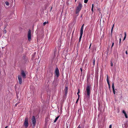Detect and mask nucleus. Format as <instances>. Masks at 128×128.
Returning <instances> with one entry per match:
<instances>
[{
  "label": "nucleus",
  "mask_w": 128,
  "mask_h": 128,
  "mask_svg": "<svg viewBox=\"0 0 128 128\" xmlns=\"http://www.w3.org/2000/svg\"><path fill=\"white\" fill-rule=\"evenodd\" d=\"M122 112L123 114H124L125 117V118H128V116L125 110H123L122 111Z\"/></svg>",
  "instance_id": "9"
},
{
  "label": "nucleus",
  "mask_w": 128,
  "mask_h": 128,
  "mask_svg": "<svg viewBox=\"0 0 128 128\" xmlns=\"http://www.w3.org/2000/svg\"><path fill=\"white\" fill-rule=\"evenodd\" d=\"M93 64L94 65L95 63V60L94 59V60L93 61Z\"/></svg>",
  "instance_id": "19"
},
{
  "label": "nucleus",
  "mask_w": 128,
  "mask_h": 128,
  "mask_svg": "<svg viewBox=\"0 0 128 128\" xmlns=\"http://www.w3.org/2000/svg\"><path fill=\"white\" fill-rule=\"evenodd\" d=\"M91 46V44H90V47H89V48H90Z\"/></svg>",
  "instance_id": "32"
},
{
  "label": "nucleus",
  "mask_w": 128,
  "mask_h": 128,
  "mask_svg": "<svg viewBox=\"0 0 128 128\" xmlns=\"http://www.w3.org/2000/svg\"><path fill=\"white\" fill-rule=\"evenodd\" d=\"M34 54H36V52L34 53Z\"/></svg>",
  "instance_id": "38"
},
{
  "label": "nucleus",
  "mask_w": 128,
  "mask_h": 128,
  "mask_svg": "<svg viewBox=\"0 0 128 128\" xmlns=\"http://www.w3.org/2000/svg\"><path fill=\"white\" fill-rule=\"evenodd\" d=\"M125 53L126 54H128V52H127V51L126 50V52H125Z\"/></svg>",
  "instance_id": "31"
},
{
  "label": "nucleus",
  "mask_w": 128,
  "mask_h": 128,
  "mask_svg": "<svg viewBox=\"0 0 128 128\" xmlns=\"http://www.w3.org/2000/svg\"><path fill=\"white\" fill-rule=\"evenodd\" d=\"M34 54H36V52L34 53Z\"/></svg>",
  "instance_id": "39"
},
{
  "label": "nucleus",
  "mask_w": 128,
  "mask_h": 128,
  "mask_svg": "<svg viewBox=\"0 0 128 128\" xmlns=\"http://www.w3.org/2000/svg\"><path fill=\"white\" fill-rule=\"evenodd\" d=\"M59 70L58 68H56L55 71V75L57 77H58L59 75Z\"/></svg>",
  "instance_id": "5"
},
{
  "label": "nucleus",
  "mask_w": 128,
  "mask_h": 128,
  "mask_svg": "<svg viewBox=\"0 0 128 128\" xmlns=\"http://www.w3.org/2000/svg\"><path fill=\"white\" fill-rule=\"evenodd\" d=\"M21 75L23 78H26V74L23 70L22 71Z\"/></svg>",
  "instance_id": "8"
},
{
  "label": "nucleus",
  "mask_w": 128,
  "mask_h": 128,
  "mask_svg": "<svg viewBox=\"0 0 128 128\" xmlns=\"http://www.w3.org/2000/svg\"><path fill=\"white\" fill-rule=\"evenodd\" d=\"M112 125L111 124H110V125L109 126V128H112Z\"/></svg>",
  "instance_id": "25"
},
{
  "label": "nucleus",
  "mask_w": 128,
  "mask_h": 128,
  "mask_svg": "<svg viewBox=\"0 0 128 128\" xmlns=\"http://www.w3.org/2000/svg\"><path fill=\"white\" fill-rule=\"evenodd\" d=\"M18 78L19 83L21 84L22 83V78L21 76L20 75L18 76Z\"/></svg>",
  "instance_id": "7"
},
{
  "label": "nucleus",
  "mask_w": 128,
  "mask_h": 128,
  "mask_svg": "<svg viewBox=\"0 0 128 128\" xmlns=\"http://www.w3.org/2000/svg\"><path fill=\"white\" fill-rule=\"evenodd\" d=\"M78 99H79V98H78L77 99V100H76V102H77L78 101Z\"/></svg>",
  "instance_id": "34"
},
{
  "label": "nucleus",
  "mask_w": 128,
  "mask_h": 128,
  "mask_svg": "<svg viewBox=\"0 0 128 128\" xmlns=\"http://www.w3.org/2000/svg\"><path fill=\"white\" fill-rule=\"evenodd\" d=\"M77 128H80V125H79L77 127Z\"/></svg>",
  "instance_id": "29"
},
{
  "label": "nucleus",
  "mask_w": 128,
  "mask_h": 128,
  "mask_svg": "<svg viewBox=\"0 0 128 128\" xmlns=\"http://www.w3.org/2000/svg\"><path fill=\"white\" fill-rule=\"evenodd\" d=\"M126 32H124V38L123 39V40H125V39L126 38Z\"/></svg>",
  "instance_id": "14"
},
{
  "label": "nucleus",
  "mask_w": 128,
  "mask_h": 128,
  "mask_svg": "<svg viewBox=\"0 0 128 128\" xmlns=\"http://www.w3.org/2000/svg\"><path fill=\"white\" fill-rule=\"evenodd\" d=\"M80 70L82 72V69L81 68H80Z\"/></svg>",
  "instance_id": "36"
},
{
  "label": "nucleus",
  "mask_w": 128,
  "mask_h": 128,
  "mask_svg": "<svg viewBox=\"0 0 128 128\" xmlns=\"http://www.w3.org/2000/svg\"><path fill=\"white\" fill-rule=\"evenodd\" d=\"M112 89L113 91V93L114 94H115V91L114 90V83H112Z\"/></svg>",
  "instance_id": "10"
},
{
  "label": "nucleus",
  "mask_w": 128,
  "mask_h": 128,
  "mask_svg": "<svg viewBox=\"0 0 128 128\" xmlns=\"http://www.w3.org/2000/svg\"><path fill=\"white\" fill-rule=\"evenodd\" d=\"M59 117H60V116H58V117H56V118L55 120H54V123H55L56 122V121L58 120V118H59Z\"/></svg>",
  "instance_id": "12"
},
{
  "label": "nucleus",
  "mask_w": 128,
  "mask_h": 128,
  "mask_svg": "<svg viewBox=\"0 0 128 128\" xmlns=\"http://www.w3.org/2000/svg\"><path fill=\"white\" fill-rule=\"evenodd\" d=\"M82 5L80 3H79L78 6L77 7L76 10V14L78 13L81 10L82 8Z\"/></svg>",
  "instance_id": "2"
},
{
  "label": "nucleus",
  "mask_w": 128,
  "mask_h": 128,
  "mask_svg": "<svg viewBox=\"0 0 128 128\" xmlns=\"http://www.w3.org/2000/svg\"><path fill=\"white\" fill-rule=\"evenodd\" d=\"M88 0H84V2L85 3H86L88 1Z\"/></svg>",
  "instance_id": "20"
},
{
  "label": "nucleus",
  "mask_w": 128,
  "mask_h": 128,
  "mask_svg": "<svg viewBox=\"0 0 128 128\" xmlns=\"http://www.w3.org/2000/svg\"><path fill=\"white\" fill-rule=\"evenodd\" d=\"M114 24H113V26H112V27H113V28H114Z\"/></svg>",
  "instance_id": "35"
},
{
  "label": "nucleus",
  "mask_w": 128,
  "mask_h": 128,
  "mask_svg": "<svg viewBox=\"0 0 128 128\" xmlns=\"http://www.w3.org/2000/svg\"><path fill=\"white\" fill-rule=\"evenodd\" d=\"M119 43H120V42H121V39L120 38V39H119Z\"/></svg>",
  "instance_id": "27"
},
{
  "label": "nucleus",
  "mask_w": 128,
  "mask_h": 128,
  "mask_svg": "<svg viewBox=\"0 0 128 128\" xmlns=\"http://www.w3.org/2000/svg\"><path fill=\"white\" fill-rule=\"evenodd\" d=\"M111 66H113V64L112 62H111Z\"/></svg>",
  "instance_id": "28"
},
{
  "label": "nucleus",
  "mask_w": 128,
  "mask_h": 128,
  "mask_svg": "<svg viewBox=\"0 0 128 128\" xmlns=\"http://www.w3.org/2000/svg\"><path fill=\"white\" fill-rule=\"evenodd\" d=\"M114 42H113L112 44V46H111V48H112V47L113 46H114Z\"/></svg>",
  "instance_id": "24"
},
{
  "label": "nucleus",
  "mask_w": 128,
  "mask_h": 128,
  "mask_svg": "<svg viewBox=\"0 0 128 128\" xmlns=\"http://www.w3.org/2000/svg\"><path fill=\"white\" fill-rule=\"evenodd\" d=\"M108 76H107V78H106V80H107V83L108 84V86H109V87H110V83H109V81L108 80Z\"/></svg>",
  "instance_id": "11"
},
{
  "label": "nucleus",
  "mask_w": 128,
  "mask_h": 128,
  "mask_svg": "<svg viewBox=\"0 0 128 128\" xmlns=\"http://www.w3.org/2000/svg\"><path fill=\"white\" fill-rule=\"evenodd\" d=\"M90 86L87 85L86 86V91H85L84 93L85 95L86 94V93L87 95L88 96H90Z\"/></svg>",
  "instance_id": "1"
},
{
  "label": "nucleus",
  "mask_w": 128,
  "mask_h": 128,
  "mask_svg": "<svg viewBox=\"0 0 128 128\" xmlns=\"http://www.w3.org/2000/svg\"><path fill=\"white\" fill-rule=\"evenodd\" d=\"M4 32L6 34V30H4Z\"/></svg>",
  "instance_id": "26"
},
{
  "label": "nucleus",
  "mask_w": 128,
  "mask_h": 128,
  "mask_svg": "<svg viewBox=\"0 0 128 128\" xmlns=\"http://www.w3.org/2000/svg\"><path fill=\"white\" fill-rule=\"evenodd\" d=\"M31 31L30 30H29L28 33V36L29 41H30L31 40Z\"/></svg>",
  "instance_id": "4"
},
{
  "label": "nucleus",
  "mask_w": 128,
  "mask_h": 128,
  "mask_svg": "<svg viewBox=\"0 0 128 128\" xmlns=\"http://www.w3.org/2000/svg\"><path fill=\"white\" fill-rule=\"evenodd\" d=\"M93 9H94V4H92V8L91 9V10L92 12H93Z\"/></svg>",
  "instance_id": "15"
},
{
  "label": "nucleus",
  "mask_w": 128,
  "mask_h": 128,
  "mask_svg": "<svg viewBox=\"0 0 128 128\" xmlns=\"http://www.w3.org/2000/svg\"><path fill=\"white\" fill-rule=\"evenodd\" d=\"M24 125L26 128H27L28 126V119L27 118H26L24 120Z\"/></svg>",
  "instance_id": "3"
},
{
  "label": "nucleus",
  "mask_w": 128,
  "mask_h": 128,
  "mask_svg": "<svg viewBox=\"0 0 128 128\" xmlns=\"http://www.w3.org/2000/svg\"><path fill=\"white\" fill-rule=\"evenodd\" d=\"M79 93H80L79 90V89H78V92L77 93V94L78 95V98H79V97H80V95H79Z\"/></svg>",
  "instance_id": "17"
},
{
  "label": "nucleus",
  "mask_w": 128,
  "mask_h": 128,
  "mask_svg": "<svg viewBox=\"0 0 128 128\" xmlns=\"http://www.w3.org/2000/svg\"><path fill=\"white\" fill-rule=\"evenodd\" d=\"M67 89H68V88L67 87L66 88V89H65V91L66 92V91L67 90Z\"/></svg>",
  "instance_id": "23"
},
{
  "label": "nucleus",
  "mask_w": 128,
  "mask_h": 128,
  "mask_svg": "<svg viewBox=\"0 0 128 128\" xmlns=\"http://www.w3.org/2000/svg\"><path fill=\"white\" fill-rule=\"evenodd\" d=\"M32 124H33V126H34L35 125L36 123V118L35 116H33L32 117Z\"/></svg>",
  "instance_id": "6"
},
{
  "label": "nucleus",
  "mask_w": 128,
  "mask_h": 128,
  "mask_svg": "<svg viewBox=\"0 0 128 128\" xmlns=\"http://www.w3.org/2000/svg\"><path fill=\"white\" fill-rule=\"evenodd\" d=\"M5 4L7 6H8L9 5V3L8 2H5Z\"/></svg>",
  "instance_id": "16"
},
{
  "label": "nucleus",
  "mask_w": 128,
  "mask_h": 128,
  "mask_svg": "<svg viewBox=\"0 0 128 128\" xmlns=\"http://www.w3.org/2000/svg\"><path fill=\"white\" fill-rule=\"evenodd\" d=\"M83 29H80V34L82 35V34H83Z\"/></svg>",
  "instance_id": "13"
},
{
  "label": "nucleus",
  "mask_w": 128,
  "mask_h": 128,
  "mask_svg": "<svg viewBox=\"0 0 128 128\" xmlns=\"http://www.w3.org/2000/svg\"><path fill=\"white\" fill-rule=\"evenodd\" d=\"M48 22H45L43 23V25L44 26H45L46 24L48 23Z\"/></svg>",
  "instance_id": "18"
},
{
  "label": "nucleus",
  "mask_w": 128,
  "mask_h": 128,
  "mask_svg": "<svg viewBox=\"0 0 128 128\" xmlns=\"http://www.w3.org/2000/svg\"><path fill=\"white\" fill-rule=\"evenodd\" d=\"M7 127H8V126H6L5 127V128H7Z\"/></svg>",
  "instance_id": "37"
},
{
  "label": "nucleus",
  "mask_w": 128,
  "mask_h": 128,
  "mask_svg": "<svg viewBox=\"0 0 128 128\" xmlns=\"http://www.w3.org/2000/svg\"><path fill=\"white\" fill-rule=\"evenodd\" d=\"M17 104H15V106H17Z\"/></svg>",
  "instance_id": "33"
},
{
  "label": "nucleus",
  "mask_w": 128,
  "mask_h": 128,
  "mask_svg": "<svg viewBox=\"0 0 128 128\" xmlns=\"http://www.w3.org/2000/svg\"><path fill=\"white\" fill-rule=\"evenodd\" d=\"M113 27H112V28L111 29V32L112 33V31L113 30Z\"/></svg>",
  "instance_id": "30"
},
{
  "label": "nucleus",
  "mask_w": 128,
  "mask_h": 128,
  "mask_svg": "<svg viewBox=\"0 0 128 128\" xmlns=\"http://www.w3.org/2000/svg\"><path fill=\"white\" fill-rule=\"evenodd\" d=\"M84 26V24H83V25L81 27V29H83Z\"/></svg>",
  "instance_id": "22"
},
{
  "label": "nucleus",
  "mask_w": 128,
  "mask_h": 128,
  "mask_svg": "<svg viewBox=\"0 0 128 128\" xmlns=\"http://www.w3.org/2000/svg\"><path fill=\"white\" fill-rule=\"evenodd\" d=\"M82 34H80V38H80V39H81V38H82Z\"/></svg>",
  "instance_id": "21"
}]
</instances>
